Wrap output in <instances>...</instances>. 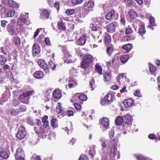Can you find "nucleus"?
<instances>
[{
    "instance_id": "obj_43",
    "label": "nucleus",
    "mask_w": 160,
    "mask_h": 160,
    "mask_svg": "<svg viewBox=\"0 0 160 160\" xmlns=\"http://www.w3.org/2000/svg\"><path fill=\"white\" fill-rule=\"evenodd\" d=\"M7 61L6 58L3 56L0 55V65H4Z\"/></svg>"
},
{
    "instance_id": "obj_63",
    "label": "nucleus",
    "mask_w": 160,
    "mask_h": 160,
    "mask_svg": "<svg viewBox=\"0 0 160 160\" xmlns=\"http://www.w3.org/2000/svg\"><path fill=\"white\" fill-rule=\"evenodd\" d=\"M133 31L131 28H127L126 29V34H130Z\"/></svg>"
},
{
    "instance_id": "obj_41",
    "label": "nucleus",
    "mask_w": 160,
    "mask_h": 160,
    "mask_svg": "<svg viewBox=\"0 0 160 160\" xmlns=\"http://www.w3.org/2000/svg\"><path fill=\"white\" fill-rule=\"evenodd\" d=\"M123 122V117H119L117 118L115 120L116 123L117 125H120Z\"/></svg>"
},
{
    "instance_id": "obj_35",
    "label": "nucleus",
    "mask_w": 160,
    "mask_h": 160,
    "mask_svg": "<svg viewBox=\"0 0 160 160\" xmlns=\"http://www.w3.org/2000/svg\"><path fill=\"white\" fill-rule=\"evenodd\" d=\"M104 42L106 44H108L111 42V37L108 33H106L104 37Z\"/></svg>"
},
{
    "instance_id": "obj_29",
    "label": "nucleus",
    "mask_w": 160,
    "mask_h": 160,
    "mask_svg": "<svg viewBox=\"0 0 160 160\" xmlns=\"http://www.w3.org/2000/svg\"><path fill=\"white\" fill-rule=\"evenodd\" d=\"M34 76L36 78L40 79L42 78L43 77L44 74L42 72L38 71H36L35 72Z\"/></svg>"
},
{
    "instance_id": "obj_58",
    "label": "nucleus",
    "mask_w": 160,
    "mask_h": 160,
    "mask_svg": "<svg viewBox=\"0 0 160 160\" xmlns=\"http://www.w3.org/2000/svg\"><path fill=\"white\" fill-rule=\"evenodd\" d=\"M70 125H71V127H70V128H69V129H68V128L67 127H65L64 129V130L67 132V133L68 134H69V130H71V133H72V131H73V128H72V124L71 123H70Z\"/></svg>"
},
{
    "instance_id": "obj_54",
    "label": "nucleus",
    "mask_w": 160,
    "mask_h": 160,
    "mask_svg": "<svg viewBox=\"0 0 160 160\" xmlns=\"http://www.w3.org/2000/svg\"><path fill=\"white\" fill-rule=\"evenodd\" d=\"M49 65L53 70H54L56 67V65L54 64L52 61H50L49 62Z\"/></svg>"
},
{
    "instance_id": "obj_37",
    "label": "nucleus",
    "mask_w": 160,
    "mask_h": 160,
    "mask_svg": "<svg viewBox=\"0 0 160 160\" xmlns=\"http://www.w3.org/2000/svg\"><path fill=\"white\" fill-rule=\"evenodd\" d=\"M131 125H128L127 123H124L123 125H122L121 128L123 130L128 131H129L131 130Z\"/></svg>"
},
{
    "instance_id": "obj_15",
    "label": "nucleus",
    "mask_w": 160,
    "mask_h": 160,
    "mask_svg": "<svg viewBox=\"0 0 160 160\" xmlns=\"http://www.w3.org/2000/svg\"><path fill=\"white\" fill-rule=\"evenodd\" d=\"M123 103L125 107H130L133 106L134 101L132 99H126L124 101Z\"/></svg>"
},
{
    "instance_id": "obj_61",
    "label": "nucleus",
    "mask_w": 160,
    "mask_h": 160,
    "mask_svg": "<svg viewBox=\"0 0 160 160\" xmlns=\"http://www.w3.org/2000/svg\"><path fill=\"white\" fill-rule=\"evenodd\" d=\"M28 123L30 124L31 125L33 126L34 125V122L32 118L31 117H28L27 118Z\"/></svg>"
},
{
    "instance_id": "obj_26",
    "label": "nucleus",
    "mask_w": 160,
    "mask_h": 160,
    "mask_svg": "<svg viewBox=\"0 0 160 160\" xmlns=\"http://www.w3.org/2000/svg\"><path fill=\"white\" fill-rule=\"evenodd\" d=\"M18 35H14L13 42L16 45L19 46L21 42L20 38Z\"/></svg>"
},
{
    "instance_id": "obj_6",
    "label": "nucleus",
    "mask_w": 160,
    "mask_h": 160,
    "mask_svg": "<svg viewBox=\"0 0 160 160\" xmlns=\"http://www.w3.org/2000/svg\"><path fill=\"white\" fill-rule=\"evenodd\" d=\"M6 29L7 31L10 35L12 36L18 35V28L16 26L8 25Z\"/></svg>"
},
{
    "instance_id": "obj_22",
    "label": "nucleus",
    "mask_w": 160,
    "mask_h": 160,
    "mask_svg": "<svg viewBox=\"0 0 160 160\" xmlns=\"http://www.w3.org/2000/svg\"><path fill=\"white\" fill-rule=\"evenodd\" d=\"M7 2L9 6L12 8H18L19 5L12 0H5Z\"/></svg>"
},
{
    "instance_id": "obj_49",
    "label": "nucleus",
    "mask_w": 160,
    "mask_h": 160,
    "mask_svg": "<svg viewBox=\"0 0 160 160\" xmlns=\"http://www.w3.org/2000/svg\"><path fill=\"white\" fill-rule=\"evenodd\" d=\"M138 160H149L147 158L144 157L142 155H135Z\"/></svg>"
},
{
    "instance_id": "obj_23",
    "label": "nucleus",
    "mask_w": 160,
    "mask_h": 160,
    "mask_svg": "<svg viewBox=\"0 0 160 160\" xmlns=\"http://www.w3.org/2000/svg\"><path fill=\"white\" fill-rule=\"evenodd\" d=\"M83 8L82 7H78L75 8L74 11L75 14H79L80 17H84L85 16H83L82 14L83 12Z\"/></svg>"
},
{
    "instance_id": "obj_46",
    "label": "nucleus",
    "mask_w": 160,
    "mask_h": 160,
    "mask_svg": "<svg viewBox=\"0 0 160 160\" xmlns=\"http://www.w3.org/2000/svg\"><path fill=\"white\" fill-rule=\"evenodd\" d=\"M56 112H57V113H59L61 112L62 111V109L61 107V104L60 103H58L57 105L56 108Z\"/></svg>"
},
{
    "instance_id": "obj_45",
    "label": "nucleus",
    "mask_w": 160,
    "mask_h": 160,
    "mask_svg": "<svg viewBox=\"0 0 160 160\" xmlns=\"http://www.w3.org/2000/svg\"><path fill=\"white\" fill-rule=\"evenodd\" d=\"M58 26L59 29L65 30L66 28L63 22L61 21L58 22Z\"/></svg>"
},
{
    "instance_id": "obj_17",
    "label": "nucleus",
    "mask_w": 160,
    "mask_h": 160,
    "mask_svg": "<svg viewBox=\"0 0 160 160\" xmlns=\"http://www.w3.org/2000/svg\"><path fill=\"white\" fill-rule=\"evenodd\" d=\"M40 48L37 44H35L32 47V54L34 56H36L40 52Z\"/></svg>"
},
{
    "instance_id": "obj_19",
    "label": "nucleus",
    "mask_w": 160,
    "mask_h": 160,
    "mask_svg": "<svg viewBox=\"0 0 160 160\" xmlns=\"http://www.w3.org/2000/svg\"><path fill=\"white\" fill-rule=\"evenodd\" d=\"M38 63L39 66L43 69H46L48 68V66L45 61L42 59L39 60Z\"/></svg>"
},
{
    "instance_id": "obj_10",
    "label": "nucleus",
    "mask_w": 160,
    "mask_h": 160,
    "mask_svg": "<svg viewBox=\"0 0 160 160\" xmlns=\"http://www.w3.org/2000/svg\"><path fill=\"white\" fill-rule=\"evenodd\" d=\"M26 134L25 128L23 127H21L19 129L16 137L19 139H22L25 137Z\"/></svg>"
},
{
    "instance_id": "obj_39",
    "label": "nucleus",
    "mask_w": 160,
    "mask_h": 160,
    "mask_svg": "<svg viewBox=\"0 0 160 160\" xmlns=\"http://www.w3.org/2000/svg\"><path fill=\"white\" fill-rule=\"evenodd\" d=\"M51 126L53 128H56L58 127V122L57 120L55 118L52 119L51 123Z\"/></svg>"
},
{
    "instance_id": "obj_2",
    "label": "nucleus",
    "mask_w": 160,
    "mask_h": 160,
    "mask_svg": "<svg viewBox=\"0 0 160 160\" xmlns=\"http://www.w3.org/2000/svg\"><path fill=\"white\" fill-rule=\"evenodd\" d=\"M93 60V57L90 54L85 55L81 63V67L83 69H85L91 64Z\"/></svg>"
},
{
    "instance_id": "obj_36",
    "label": "nucleus",
    "mask_w": 160,
    "mask_h": 160,
    "mask_svg": "<svg viewBox=\"0 0 160 160\" xmlns=\"http://www.w3.org/2000/svg\"><path fill=\"white\" fill-rule=\"evenodd\" d=\"M92 30L93 31H97L98 32L100 35L102 33V28L100 26H93L91 28Z\"/></svg>"
},
{
    "instance_id": "obj_52",
    "label": "nucleus",
    "mask_w": 160,
    "mask_h": 160,
    "mask_svg": "<svg viewBox=\"0 0 160 160\" xmlns=\"http://www.w3.org/2000/svg\"><path fill=\"white\" fill-rule=\"evenodd\" d=\"M77 70L75 68H72L70 70V73L72 76H75L77 73Z\"/></svg>"
},
{
    "instance_id": "obj_60",
    "label": "nucleus",
    "mask_w": 160,
    "mask_h": 160,
    "mask_svg": "<svg viewBox=\"0 0 160 160\" xmlns=\"http://www.w3.org/2000/svg\"><path fill=\"white\" fill-rule=\"evenodd\" d=\"M149 70L150 72H154L156 70V68L152 65H149Z\"/></svg>"
},
{
    "instance_id": "obj_48",
    "label": "nucleus",
    "mask_w": 160,
    "mask_h": 160,
    "mask_svg": "<svg viewBox=\"0 0 160 160\" xmlns=\"http://www.w3.org/2000/svg\"><path fill=\"white\" fill-rule=\"evenodd\" d=\"M113 51V47H111L107 48V52L109 56H111L112 54Z\"/></svg>"
},
{
    "instance_id": "obj_1",
    "label": "nucleus",
    "mask_w": 160,
    "mask_h": 160,
    "mask_svg": "<svg viewBox=\"0 0 160 160\" xmlns=\"http://www.w3.org/2000/svg\"><path fill=\"white\" fill-rule=\"evenodd\" d=\"M137 25H138L139 26L138 33L139 35L142 36L146 32L144 23L139 20L136 19L135 20L134 24H132V26L136 31H137Z\"/></svg>"
},
{
    "instance_id": "obj_53",
    "label": "nucleus",
    "mask_w": 160,
    "mask_h": 160,
    "mask_svg": "<svg viewBox=\"0 0 160 160\" xmlns=\"http://www.w3.org/2000/svg\"><path fill=\"white\" fill-rule=\"evenodd\" d=\"M78 98L82 101H85L87 99V96L84 94H81L78 96Z\"/></svg>"
},
{
    "instance_id": "obj_8",
    "label": "nucleus",
    "mask_w": 160,
    "mask_h": 160,
    "mask_svg": "<svg viewBox=\"0 0 160 160\" xmlns=\"http://www.w3.org/2000/svg\"><path fill=\"white\" fill-rule=\"evenodd\" d=\"M118 142V140H115V139H113L112 140H111L108 143V145L109 146L110 144H112L113 145V146L111 148V154L112 155H114V157L115 156V155H116V153L117 152V147L116 145H117V143Z\"/></svg>"
},
{
    "instance_id": "obj_30",
    "label": "nucleus",
    "mask_w": 160,
    "mask_h": 160,
    "mask_svg": "<svg viewBox=\"0 0 160 160\" xmlns=\"http://www.w3.org/2000/svg\"><path fill=\"white\" fill-rule=\"evenodd\" d=\"M49 13L47 10L42 11L41 13L40 18L41 19H47L49 18Z\"/></svg>"
},
{
    "instance_id": "obj_21",
    "label": "nucleus",
    "mask_w": 160,
    "mask_h": 160,
    "mask_svg": "<svg viewBox=\"0 0 160 160\" xmlns=\"http://www.w3.org/2000/svg\"><path fill=\"white\" fill-rule=\"evenodd\" d=\"M24 155V152L21 147L19 148L17 151L16 154L15 155L16 159L17 157H23Z\"/></svg>"
},
{
    "instance_id": "obj_5",
    "label": "nucleus",
    "mask_w": 160,
    "mask_h": 160,
    "mask_svg": "<svg viewBox=\"0 0 160 160\" xmlns=\"http://www.w3.org/2000/svg\"><path fill=\"white\" fill-rule=\"evenodd\" d=\"M62 50L64 55L63 58L65 62L68 63H72L73 60L72 59L71 55L67 50V47L65 46L62 47Z\"/></svg>"
},
{
    "instance_id": "obj_7",
    "label": "nucleus",
    "mask_w": 160,
    "mask_h": 160,
    "mask_svg": "<svg viewBox=\"0 0 160 160\" xmlns=\"http://www.w3.org/2000/svg\"><path fill=\"white\" fill-rule=\"evenodd\" d=\"M112 96L111 94L106 95L103 100H101V103L102 105H106L112 103L113 102Z\"/></svg>"
},
{
    "instance_id": "obj_62",
    "label": "nucleus",
    "mask_w": 160,
    "mask_h": 160,
    "mask_svg": "<svg viewBox=\"0 0 160 160\" xmlns=\"http://www.w3.org/2000/svg\"><path fill=\"white\" fill-rule=\"evenodd\" d=\"M5 12V8L2 5H0V13L1 14H3Z\"/></svg>"
},
{
    "instance_id": "obj_13",
    "label": "nucleus",
    "mask_w": 160,
    "mask_h": 160,
    "mask_svg": "<svg viewBox=\"0 0 160 160\" xmlns=\"http://www.w3.org/2000/svg\"><path fill=\"white\" fill-rule=\"evenodd\" d=\"M124 123H127L128 125L132 124V117L129 114H126L122 116Z\"/></svg>"
},
{
    "instance_id": "obj_51",
    "label": "nucleus",
    "mask_w": 160,
    "mask_h": 160,
    "mask_svg": "<svg viewBox=\"0 0 160 160\" xmlns=\"http://www.w3.org/2000/svg\"><path fill=\"white\" fill-rule=\"evenodd\" d=\"M123 2H126V5L127 7H130L133 4V1L132 0H123Z\"/></svg>"
},
{
    "instance_id": "obj_4",
    "label": "nucleus",
    "mask_w": 160,
    "mask_h": 160,
    "mask_svg": "<svg viewBox=\"0 0 160 160\" xmlns=\"http://www.w3.org/2000/svg\"><path fill=\"white\" fill-rule=\"evenodd\" d=\"M34 92V90H31L23 93L19 96L20 101L23 103L28 104L29 103V96L32 95Z\"/></svg>"
},
{
    "instance_id": "obj_38",
    "label": "nucleus",
    "mask_w": 160,
    "mask_h": 160,
    "mask_svg": "<svg viewBox=\"0 0 160 160\" xmlns=\"http://www.w3.org/2000/svg\"><path fill=\"white\" fill-rule=\"evenodd\" d=\"M129 58L128 55H122L120 57V59L121 62L124 63L127 61Z\"/></svg>"
},
{
    "instance_id": "obj_18",
    "label": "nucleus",
    "mask_w": 160,
    "mask_h": 160,
    "mask_svg": "<svg viewBox=\"0 0 160 160\" xmlns=\"http://www.w3.org/2000/svg\"><path fill=\"white\" fill-rule=\"evenodd\" d=\"M10 93L9 92H4L0 98V101L5 102L8 101V98L10 96Z\"/></svg>"
},
{
    "instance_id": "obj_50",
    "label": "nucleus",
    "mask_w": 160,
    "mask_h": 160,
    "mask_svg": "<svg viewBox=\"0 0 160 160\" xmlns=\"http://www.w3.org/2000/svg\"><path fill=\"white\" fill-rule=\"evenodd\" d=\"M15 14V11L14 10L9 11L6 14L7 16L8 17H13Z\"/></svg>"
},
{
    "instance_id": "obj_25",
    "label": "nucleus",
    "mask_w": 160,
    "mask_h": 160,
    "mask_svg": "<svg viewBox=\"0 0 160 160\" xmlns=\"http://www.w3.org/2000/svg\"><path fill=\"white\" fill-rule=\"evenodd\" d=\"M53 96L55 98L57 99L60 98L62 97L61 92L59 90L56 89L53 92Z\"/></svg>"
},
{
    "instance_id": "obj_27",
    "label": "nucleus",
    "mask_w": 160,
    "mask_h": 160,
    "mask_svg": "<svg viewBox=\"0 0 160 160\" xmlns=\"http://www.w3.org/2000/svg\"><path fill=\"white\" fill-rule=\"evenodd\" d=\"M25 17H23L22 15L19 18L22 20V23H24V24H27L28 25L29 24V21H28V13H25Z\"/></svg>"
},
{
    "instance_id": "obj_20",
    "label": "nucleus",
    "mask_w": 160,
    "mask_h": 160,
    "mask_svg": "<svg viewBox=\"0 0 160 160\" xmlns=\"http://www.w3.org/2000/svg\"><path fill=\"white\" fill-rule=\"evenodd\" d=\"M48 117L47 115H45L42 118V122L43 123L42 125L43 128H46L49 126L48 122Z\"/></svg>"
},
{
    "instance_id": "obj_33",
    "label": "nucleus",
    "mask_w": 160,
    "mask_h": 160,
    "mask_svg": "<svg viewBox=\"0 0 160 160\" xmlns=\"http://www.w3.org/2000/svg\"><path fill=\"white\" fill-rule=\"evenodd\" d=\"M132 48V45L130 44H125L123 45L122 47V48L125 49L126 50V52L128 53L131 50Z\"/></svg>"
},
{
    "instance_id": "obj_56",
    "label": "nucleus",
    "mask_w": 160,
    "mask_h": 160,
    "mask_svg": "<svg viewBox=\"0 0 160 160\" xmlns=\"http://www.w3.org/2000/svg\"><path fill=\"white\" fill-rule=\"evenodd\" d=\"M75 12L74 10L73 9H67L66 11V13L68 15H71L73 14Z\"/></svg>"
},
{
    "instance_id": "obj_11",
    "label": "nucleus",
    "mask_w": 160,
    "mask_h": 160,
    "mask_svg": "<svg viewBox=\"0 0 160 160\" xmlns=\"http://www.w3.org/2000/svg\"><path fill=\"white\" fill-rule=\"evenodd\" d=\"M102 159L103 160H114V155L103 152L102 155Z\"/></svg>"
},
{
    "instance_id": "obj_64",
    "label": "nucleus",
    "mask_w": 160,
    "mask_h": 160,
    "mask_svg": "<svg viewBox=\"0 0 160 160\" xmlns=\"http://www.w3.org/2000/svg\"><path fill=\"white\" fill-rule=\"evenodd\" d=\"M79 160H89L87 157L84 155H81L79 158Z\"/></svg>"
},
{
    "instance_id": "obj_31",
    "label": "nucleus",
    "mask_w": 160,
    "mask_h": 160,
    "mask_svg": "<svg viewBox=\"0 0 160 160\" xmlns=\"http://www.w3.org/2000/svg\"><path fill=\"white\" fill-rule=\"evenodd\" d=\"M69 83L68 84L69 87L71 88L74 86H75L77 85L76 81L72 78H70L68 80Z\"/></svg>"
},
{
    "instance_id": "obj_44",
    "label": "nucleus",
    "mask_w": 160,
    "mask_h": 160,
    "mask_svg": "<svg viewBox=\"0 0 160 160\" xmlns=\"http://www.w3.org/2000/svg\"><path fill=\"white\" fill-rule=\"evenodd\" d=\"M104 20V18H103L98 17L96 19V22L97 23V24H99L100 25H101L103 22Z\"/></svg>"
},
{
    "instance_id": "obj_42",
    "label": "nucleus",
    "mask_w": 160,
    "mask_h": 160,
    "mask_svg": "<svg viewBox=\"0 0 160 160\" xmlns=\"http://www.w3.org/2000/svg\"><path fill=\"white\" fill-rule=\"evenodd\" d=\"M0 156L4 159H7L9 157V155L7 152L3 151H2L0 152Z\"/></svg>"
},
{
    "instance_id": "obj_24",
    "label": "nucleus",
    "mask_w": 160,
    "mask_h": 160,
    "mask_svg": "<svg viewBox=\"0 0 160 160\" xmlns=\"http://www.w3.org/2000/svg\"><path fill=\"white\" fill-rule=\"evenodd\" d=\"M86 42V37L83 36L81 37L77 42V44L79 45H84Z\"/></svg>"
},
{
    "instance_id": "obj_34",
    "label": "nucleus",
    "mask_w": 160,
    "mask_h": 160,
    "mask_svg": "<svg viewBox=\"0 0 160 160\" xmlns=\"http://www.w3.org/2000/svg\"><path fill=\"white\" fill-rule=\"evenodd\" d=\"M19 112V111L17 109H12L9 110L8 112L9 114L13 116L17 115Z\"/></svg>"
},
{
    "instance_id": "obj_32",
    "label": "nucleus",
    "mask_w": 160,
    "mask_h": 160,
    "mask_svg": "<svg viewBox=\"0 0 160 160\" xmlns=\"http://www.w3.org/2000/svg\"><path fill=\"white\" fill-rule=\"evenodd\" d=\"M115 13V11L113 10H112L106 15V18L108 20L112 19Z\"/></svg>"
},
{
    "instance_id": "obj_57",
    "label": "nucleus",
    "mask_w": 160,
    "mask_h": 160,
    "mask_svg": "<svg viewBox=\"0 0 160 160\" xmlns=\"http://www.w3.org/2000/svg\"><path fill=\"white\" fill-rule=\"evenodd\" d=\"M149 21L150 24L152 26H154L155 25V19L153 17L150 16Z\"/></svg>"
},
{
    "instance_id": "obj_16",
    "label": "nucleus",
    "mask_w": 160,
    "mask_h": 160,
    "mask_svg": "<svg viewBox=\"0 0 160 160\" xmlns=\"http://www.w3.org/2000/svg\"><path fill=\"white\" fill-rule=\"evenodd\" d=\"M104 80L105 82H109L112 79V73L110 72H106L103 76Z\"/></svg>"
},
{
    "instance_id": "obj_14",
    "label": "nucleus",
    "mask_w": 160,
    "mask_h": 160,
    "mask_svg": "<svg viewBox=\"0 0 160 160\" xmlns=\"http://www.w3.org/2000/svg\"><path fill=\"white\" fill-rule=\"evenodd\" d=\"M116 23L115 22L114 23H111L107 26V31L108 32L112 33L115 31L116 28Z\"/></svg>"
},
{
    "instance_id": "obj_55",
    "label": "nucleus",
    "mask_w": 160,
    "mask_h": 160,
    "mask_svg": "<svg viewBox=\"0 0 160 160\" xmlns=\"http://www.w3.org/2000/svg\"><path fill=\"white\" fill-rule=\"evenodd\" d=\"M83 1V0H72V2L73 4L76 5L82 3Z\"/></svg>"
},
{
    "instance_id": "obj_40",
    "label": "nucleus",
    "mask_w": 160,
    "mask_h": 160,
    "mask_svg": "<svg viewBox=\"0 0 160 160\" xmlns=\"http://www.w3.org/2000/svg\"><path fill=\"white\" fill-rule=\"evenodd\" d=\"M95 70L96 72L99 74L101 75L102 74V68L99 65L96 64L95 67Z\"/></svg>"
},
{
    "instance_id": "obj_47",
    "label": "nucleus",
    "mask_w": 160,
    "mask_h": 160,
    "mask_svg": "<svg viewBox=\"0 0 160 160\" xmlns=\"http://www.w3.org/2000/svg\"><path fill=\"white\" fill-rule=\"evenodd\" d=\"M104 139L103 138H101L99 139V141L101 144L102 150H103L104 148H106L107 147V145L104 141Z\"/></svg>"
},
{
    "instance_id": "obj_12",
    "label": "nucleus",
    "mask_w": 160,
    "mask_h": 160,
    "mask_svg": "<svg viewBox=\"0 0 160 160\" xmlns=\"http://www.w3.org/2000/svg\"><path fill=\"white\" fill-rule=\"evenodd\" d=\"M101 124L103 128L107 129L108 128L109 121L108 118L104 117L102 118L101 122Z\"/></svg>"
},
{
    "instance_id": "obj_59",
    "label": "nucleus",
    "mask_w": 160,
    "mask_h": 160,
    "mask_svg": "<svg viewBox=\"0 0 160 160\" xmlns=\"http://www.w3.org/2000/svg\"><path fill=\"white\" fill-rule=\"evenodd\" d=\"M10 67L8 65H4L3 67V69L6 72L10 71Z\"/></svg>"
},
{
    "instance_id": "obj_3",
    "label": "nucleus",
    "mask_w": 160,
    "mask_h": 160,
    "mask_svg": "<svg viewBox=\"0 0 160 160\" xmlns=\"http://www.w3.org/2000/svg\"><path fill=\"white\" fill-rule=\"evenodd\" d=\"M84 6L85 8L83 10V12L82 14L83 16H86L90 11L93 10L94 2L92 1L89 0L87 2L85 3Z\"/></svg>"
},
{
    "instance_id": "obj_9",
    "label": "nucleus",
    "mask_w": 160,
    "mask_h": 160,
    "mask_svg": "<svg viewBox=\"0 0 160 160\" xmlns=\"http://www.w3.org/2000/svg\"><path fill=\"white\" fill-rule=\"evenodd\" d=\"M0 52L4 55H8L11 59L13 58L11 54V49L8 47H1L0 48Z\"/></svg>"
},
{
    "instance_id": "obj_28",
    "label": "nucleus",
    "mask_w": 160,
    "mask_h": 160,
    "mask_svg": "<svg viewBox=\"0 0 160 160\" xmlns=\"http://www.w3.org/2000/svg\"><path fill=\"white\" fill-rule=\"evenodd\" d=\"M128 13L131 19L135 18L137 17V13L133 9H130Z\"/></svg>"
}]
</instances>
